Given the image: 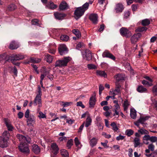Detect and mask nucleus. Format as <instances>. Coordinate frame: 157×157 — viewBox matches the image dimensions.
I'll return each mask as SVG.
<instances>
[{"instance_id": "62", "label": "nucleus", "mask_w": 157, "mask_h": 157, "mask_svg": "<svg viewBox=\"0 0 157 157\" xmlns=\"http://www.w3.org/2000/svg\"><path fill=\"white\" fill-rule=\"evenodd\" d=\"M155 146L152 144H149L148 146V149L151 151H153L154 150Z\"/></svg>"}, {"instance_id": "64", "label": "nucleus", "mask_w": 157, "mask_h": 157, "mask_svg": "<svg viewBox=\"0 0 157 157\" xmlns=\"http://www.w3.org/2000/svg\"><path fill=\"white\" fill-rule=\"evenodd\" d=\"M102 135V136H104L106 138L109 139L111 137V135L109 134H107V133L105 132H103Z\"/></svg>"}, {"instance_id": "8", "label": "nucleus", "mask_w": 157, "mask_h": 157, "mask_svg": "<svg viewBox=\"0 0 157 157\" xmlns=\"http://www.w3.org/2000/svg\"><path fill=\"white\" fill-rule=\"evenodd\" d=\"M102 56L103 58L107 57L109 58L113 61H115L116 60L115 57L107 50H105L103 52L102 54Z\"/></svg>"}, {"instance_id": "6", "label": "nucleus", "mask_w": 157, "mask_h": 157, "mask_svg": "<svg viewBox=\"0 0 157 157\" xmlns=\"http://www.w3.org/2000/svg\"><path fill=\"white\" fill-rule=\"evenodd\" d=\"M120 33L122 36L129 37L132 35L131 32L126 28L122 27L120 29Z\"/></svg>"}, {"instance_id": "21", "label": "nucleus", "mask_w": 157, "mask_h": 157, "mask_svg": "<svg viewBox=\"0 0 157 157\" xmlns=\"http://www.w3.org/2000/svg\"><path fill=\"white\" fill-rule=\"evenodd\" d=\"M32 151L36 154H38L40 151L39 147L37 145L34 144L32 146Z\"/></svg>"}, {"instance_id": "11", "label": "nucleus", "mask_w": 157, "mask_h": 157, "mask_svg": "<svg viewBox=\"0 0 157 157\" xmlns=\"http://www.w3.org/2000/svg\"><path fill=\"white\" fill-rule=\"evenodd\" d=\"M8 140L3 137H0V147L3 148L7 147L9 144Z\"/></svg>"}, {"instance_id": "26", "label": "nucleus", "mask_w": 157, "mask_h": 157, "mask_svg": "<svg viewBox=\"0 0 157 157\" xmlns=\"http://www.w3.org/2000/svg\"><path fill=\"white\" fill-rule=\"evenodd\" d=\"M134 146L135 147H136L139 146H141L142 145V144L140 142V139L138 138L135 137L134 138Z\"/></svg>"}, {"instance_id": "5", "label": "nucleus", "mask_w": 157, "mask_h": 157, "mask_svg": "<svg viewBox=\"0 0 157 157\" xmlns=\"http://www.w3.org/2000/svg\"><path fill=\"white\" fill-rule=\"evenodd\" d=\"M18 148L21 152L25 154H28L29 153L30 150L28 145L26 143L20 144Z\"/></svg>"}, {"instance_id": "29", "label": "nucleus", "mask_w": 157, "mask_h": 157, "mask_svg": "<svg viewBox=\"0 0 157 157\" xmlns=\"http://www.w3.org/2000/svg\"><path fill=\"white\" fill-rule=\"evenodd\" d=\"M121 94V92L120 90H119L117 89H115L114 90L110 91L109 94L110 95H112L114 94L115 96L118 94Z\"/></svg>"}, {"instance_id": "16", "label": "nucleus", "mask_w": 157, "mask_h": 157, "mask_svg": "<svg viewBox=\"0 0 157 157\" xmlns=\"http://www.w3.org/2000/svg\"><path fill=\"white\" fill-rule=\"evenodd\" d=\"M19 47L18 43L14 41H13L10 44L9 48L11 50H14L17 49Z\"/></svg>"}, {"instance_id": "32", "label": "nucleus", "mask_w": 157, "mask_h": 157, "mask_svg": "<svg viewBox=\"0 0 157 157\" xmlns=\"http://www.w3.org/2000/svg\"><path fill=\"white\" fill-rule=\"evenodd\" d=\"M61 155L64 157H68L69 153L67 150L63 149L60 150Z\"/></svg>"}, {"instance_id": "23", "label": "nucleus", "mask_w": 157, "mask_h": 157, "mask_svg": "<svg viewBox=\"0 0 157 157\" xmlns=\"http://www.w3.org/2000/svg\"><path fill=\"white\" fill-rule=\"evenodd\" d=\"M68 7L67 4L64 1L62 2L59 5V8L61 10L66 9Z\"/></svg>"}, {"instance_id": "56", "label": "nucleus", "mask_w": 157, "mask_h": 157, "mask_svg": "<svg viewBox=\"0 0 157 157\" xmlns=\"http://www.w3.org/2000/svg\"><path fill=\"white\" fill-rule=\"evenodd\" d=\"M130 14V12L129 11H126L124 12V18H127Z\"/></svg>"}, {"instance_id": "1", "label": "nucleus", "mask_w": 157, "mask_h": 157, "mask_svg": "<svg viewBox=\"0 0 157 157\" xmlns=\"http://www.w3.org/2000/svg\"><path fill=\"white\" fill-rule=\"evenodd\" d=\"M89 6V3L86 2L82 6L77 8L74 11L75 18L77 20L82 16L85 11L88 9Z\"/></svg>"}, {"instance_id": "33", "label": "nucleus", "mask_w": 157, "mask_h": 157, "mask_svg": "<svg viewBox=\"0 0 157 157\" xmlns=\"http://www.w3.org/2000/svg\"><path fill=\"white\" fill-rule=\"evenodd\" d=\"M92 122V119L90 117L88 116L86 121L85 127H88L91 124Z\"/></svg>"}, {"instance_id": "18", "label": "nucleus", "mask_w": 157, "mask_h": 157, "mask_svg": "<svg viewBox=\"0 0 157 157\" xmlns=\"http://www.w3.org/2000/svg\"><path fill=\"white\" fill-rule=\"evenodd\" d=\"M54 15L56 19L59 20L63 19L66 16L65 14L58 12H55Z\"/></svg>"}, {"instance_id": "46", "label": "nucleus", "mask_w": 157, "mask_h": 157, "mask_svg": "<svg viewBox=\"0 0 157 157\" xmlns=\"http://www.w3.org/2000/svg\"><path fill=\"white\" fill-rule=\"evenodd\" d=\"M130 116L133 119H135L136 117V112L135 110H131Z\"/></svg>"}, {"instance_id": "47", "label": "nucleus", "mask_w": 157, "mask_h": 157, "mask_svg": "<svg viewBox=\"0 0 157 157\" xmlns=\"http://www.w3.org/2000/svg\"><path fill=\"white\" fill-rule=\"evenodd\" d=\"M138 133H140L141 134H147L148 132L145 129H144L143 128H140V129L138 130Z\"/></svg>"}, {"instance_id": "13", "label": "nucleus", "mask_w": 157, "mask_h": 157, "mask_svg": "<svg viewBox=\"0 0 157 157\" xmlns=\"http://www.w3.org/2000/svg\"><path fill=\"white\" fill-rule=\"evenodd\" d=\"M51 150L55 155H56L58 153L59 148L56 143L52 144L51 146Z\"/></svg>"}, {"instance_id": "19", "label": "nucleus", "mask_w": 157, "mask_h": 157, "mask_svg": "<svg viewBox=\"0 0 157 157\" xmlns=\"http://www.w3.org/2000/svg\"><path fill=\"white\" fill-rule=\"evenodd\" d=\"M123 9V6L122 4L118 3L116 4L115 10L117 13L121 12Z\"/></svg>"}, {"instance_id": "41", "label": "nucleus", "mask_w": 157, "mask_h": 157, "mask_svg": "<svg viewBox=\"0 0 157 157\" xmlns=\"http://www.w3.org/2000/svg\"><path fill=\"white\" fill-rule=\"evenodd\" d=\"M60 39L63 41H67L69 40V37L67 35H63L61 36Z\"/></svg>"}, {"instance_id": "53", "label": "nucleus", "mask_w": 157, "mask_h": 157, "mask_svg": "<svg viewBox=\"0 0 157 157\" xmlns=\"http://www.w3.org/2000/svg\"><path fill=\"white\" fill-rule=\"evenodd\" d=\"M40 119L44 118H46V116L45 114H44L42 112L39 111V114L38 116Z\"/></svg>"}, {"instance_id": "27", "label": "nucleus", "mask_w": 157, "mask_h": 157, "mask_svg": "<svg viewBox=\"0 0 157 157\" xmlns=\"http://www.w3.org/2000/svg\"><path fill=\"white\" fill-rule=\"evenodd\" d=\"M97 75L98 76L105 78L107 76V75L104 71L98 70L96 71Z\"/></svg>"}, {"instance_id": "58", "label": "nucleus", "mask_w": 157, "mask_h": 157, "mask_svg": "<svg viewBox=\"0 0 157 157\" xmlns=\"http://www.w3.org/2000/svg\"><path fill=\"white\" fill-rule=\"evenodd\" d=\"M6 56V53H4L0 55V61L5 59Z\"/></svg>"}, {"instance_id": "7", "label": "nucleus", "mask_w": 157, "mask_h": 157, "mask_svg": "<svg viewBox=\"0 0 157 157\" xmlns=\"http://www.w3.org/2000/svg\"><path fill=\"white\" fill-rule=\"evenodd\" d=\"M58 51L60 54L63 56L67 53L68 49L66 45L64 44L60 45L58 47Z\"/></svg>"}, {"instance_id": "14", "label": "nucleus", "mask_w": 157, "mask_h": 157, "mask_svg": "<svg viewBox=\"0 0 157 157\" xmlns=\"http://www.w3.org/2000/svg\"><path fill=\"white\" fill-rule=\"evenodd\" d=\"M17 137L20 141L21 144H23L29 142V139L27 140L25 136L22 135L18 134L17 135Z\"/></svg>"}, {"instance_id": "37", "label": "nucleus", "mask_w": 157, "mask_h": 157, "mask_svg": "<svg viewBox=\"0 0 157 157\" xmlns=\"http://www.w3.org/2000/svg\"><path fill=\"white\" fill-rule=\"evenodd\" d=\"M97 139L95 138H93L90 140V145L92 147H93L97 143Z\"/></svg>"}, {"instance_id": "20", "label": "nucleus", "mask_w": 157, "mask_h": 157, "mask_svg": "<svg viewBox=\"0 0 157 157\" xmlns=\"http://www.w3.org/2000/svg\"><path fill=\"white\" fill-rule=\"evenodd\" d=\"M136 90L138 92L140 93H147L148 92L147 89L144 87L142 85L138 86Z\"/></svg>"}, {"instance_id": "48", "label": "nucleus", "mask_w": 157, "mask_h": 157, "mask_svg": "<svg viewBox=\"0 0 157 157\" xmlns=\"http://www.w3.org/2000/svg\"><path fill=\"white\" fill-rule=\"evenodd\" d=\"M74 141L75 144L76 146L78 148H80L81 147L79 146V145L80 144V142L79 141L78 138L77 137H76L75 138Z\"/></svg>"}, {"instance_id": "30", "label": "nucleus", "mask_w": 157, "mask_h": 157, "mask_svg": "<svg viewBox=\"0 0 157 157\" xmlns=\"http://www.w3.org/2000/svg\"><path fill=\"white\" fill-rule=\"evenodd\" d=\"M142 83L143 85L147 87L151 86L153 85L152 82L145 80L142 81Z\"/></svg>"}, {"instance_id": "31", "label": "nucleus", "mask_w": 157, "mask_h": 157, "mask_svg": "<svg viewBox=\"0 0 157 157\" xmlns=\"http://www.w3.org/2000/svg\"><path fill=\"white\" fill-rule=\"evenodd\" d=\"M150 117L149 116L141 117L139 119V121L140 123L143 124L144 123V122L147 120Z\"/></svg>"}, {"instance_id": "52", "label": "nucleus", "mask_w": 157, "mask_h": 157, "mask_svg": "<svg viewBox=\"0 0 157 157\" xmlns=\"http://www.w3.org/2000/svg\"><path fill=\"white\" fill-rule=\"evenodd\" d=\"M62 106L63 107H67L72 104V102H62Z\"/></svg>"}, {"instance_id": "55", "label": "nucleus", "mask_w": 157, "mask_h": 157, "mask_svg": "<svg viewBox=\"0 0 157 157\" xmlns=\"http://www.w3.org/2000/svg\"><path fill=\"white\" fill-rule=\"evenodd\" d=\"M104 87L103 86L101 85L100 84L99 86V95H101L102 91L104 90Z\"/></svg>"}, {"instance_id": "38", "label": "nucleus", "mask_w": 157, "mask_h": 157, "mask_svg": "<svg viewBox=\"0 0 157 157\" xmlns=\"http://www.w3.org/2000/svg\"><path fill=\"white\" fill-rule=\"evenodd\" d=\"M45 57L46 59V61L47 62L49 63H51L52 62L53 59L52 56L48 54H47L45 56Z\"/></svg>"}, {"instance_id": "3", "label": "nucleus", "mask_w": 157, "mask_h": 157, "mask_svg": "<svg viewBox=\"0 0 157 157\" xmlns=\"http://www.w3.org/2000/svg\"><path fill=\"white\" fill-rule=\"evenodd\" d=\"M38 93L37 94L36 98L34 99L33 104L35 106H36L37 105H38V106L40 107L42 106V92L41 88L40 86H38Z\"/></svg>"}, {"instance_id": "50", "label": "nucleus", "mask_w": 157, "mask_h": 157, "mask_svg": "<svg viewBox=\"0 0 157 157\" xmlns=\"http://www.w3.org/2000/svg\"><path fill=\"white\" fill-rule=\"evenodd\" d=\"M111 126L112 127L113 129L115 131H117L118 128L117 127L115 123L114 122H113L111 123Z\"/></svg>"}, {"instance_id": "45", "label": "nucleus", "mask_w": 157, "mask_h": 157, "mask_svg": "<svg viewBox=\"0 0 157 157\" xmlns=\"http://www.w3.org/2000/svg\"><path fill=\"white\" fill-rule=\"evenodd\" d=\"M8 8L9 10L12 11L15 10L16 6L14 4H11L8 6Z\"/></svg>"}, {"instance_id": "44", "label": "nucleus", "mask_w": 157, "mask_h": 157, "mask_svg": "<svg viewBox=\"0 0 157 157\" xmlns=\"http://www.w3.org/2000/svg\"><path fill=\"white\" fill-rule=\"evenodd\" d=\"M125 133L128 136H130L133 134L134 131L131 129H127Z\"/></svg>"}, {"instance_id": "59", "label": "nucleus", "mask_w": 157, "mask_h": 157, "mask_svg": "<svg viewBox=\"0 0 157 157\" xmlns=\"http://www.w3.org/2000/svg\"><path fill=\"white\" fill-rule=\"evenodd\" d=\"M150 140L152 142H155L157 141V137L153 136L150 137Z\"/></svg>"}, {"instance_id": "49", "label": "nucleus", "mask_w": 157, "mask_h": 157, "mask_svg": "<svg viewBox=\"0 0 157 157\" xmlns=\"http://www.w3.org/2000/svg\"><path fill=\"white\" fill-rule=\"evenodd\" d=\"M147 28L145 27H139L138 28L136 31L138 32H143L144 31H146Z\"/></svg>"}, {"instance_id": "22", "label": "nucleus", "mask_w": 157, "mask_h": 157, "mask_svg": "<svg viewBox=\"0 0 157 157\" xmlns=\"http://www.w3.org/2000/svg\"><path fill=\"white\" fill-rule=\"evenodd\" d=\"M95 102L96 99L95 97L93 96L91 97L89 101V107L92 108H94L95 104Z\"/></svg>"}, {"instance_id": "54", "label": "nucleus", "mask_w": 157, "mask_h": 157, "mask_svg": "<svg viewBox=\"0 0 157 157\" xmlns=\"http://www.w3.org/2000/svg\"><path fill=\"white\" fill-rule=\"evenodd\" d=\"M84 46V44L83 43L80 42L77 44L76 48L77 49H79L82 47Z\"/></svg>"}, {"instance_id": "42", "label": "nucleus", "mask_w": 157, "mask_h": 157, "mask_svg": "<svg viewBox=\"0 0 157 157\" xmlns=\"http://www.w3.org/2000/svg\"><path fill=\"white\" fill-rule=\"evenodd\" d=\"M73 144V140L72 139H71L67 141V147L68 148V149H70Z\"/></svg>"}, {"instance_id": "4", "label": "nucleus", "mask_w": 157, "mask_h": 157, "mask_svg": "<svg viewBox=\"0 0 157 157\" xmlns=\"http://www.w3.org/2000/svg\"><path fill=\"white\" fill-rule=\"evenodd\" d=\"M24 58L23 55L18 54L13 55L9 57V60H10L11 62L17 66H19L20 63H15V62L16 61L22 59Z\"/></svg>"}, {"instance_id": "51", "label": "nucleus", "mask_w": 157, "mask_h": 157, "mask_svg": "<svg viewBox=\"0 0 157 157\" xmlns=\"http://www.w3.org/2000/svg\"><path fill=\"white\" fill-rule=\"evenodd\" d=\"M38 22L39 21L37 19H34L32 20L31 21L32 25H36L37 26L39 25V23Z\"/></svg>"}, {"instance_id": "15", "label": "nucleus", "mask_w": 157, "mask_h": 157, "mask_svg": "<svg viewBox=\"0 0 157 157\" xmlns=\"http://www.w3.org/2000/svg\"><path fill=\"white\" fill-rule=\"evenodd\" d=\"M4 121L8 130L9 131H12L13 129V127L12 126L10 120L5 119Z\"/></svg>"}, {"instance_id": "12", "label": "nucleus", "mask_w": 157, "mask_h": 157, "mask_svg": "<svg viewBox=\"0 0 157 157\" xmlns=\"http://www.w3.org/2000/svg\"><path fill=\"white\" fill-rule=\"evenodd\" d=\"M98 16L97 14L93 13L91 14L89 17L90 20L94 24H96L98 22Z\"/></svg>"}, {"instance_id": "35", "label": "nucleus", "mask_w": 157, "mask_h": 157, "mask_svg": "<svg viewBox=\"0 0 157 157\" xmlns=\"http://www.w3.org/2000/svg\"><path fill=\"white\" fill-rule=\"evenodd\" d=\"M43 73L45 76L48 75L50 73V72L51 71V69L50 68L48 67L47 68H43Z\"/></svg>"}, {"instance_id": "24", "label": "nucleus", "mask_w": 157, "mask_h": 157, "mask_svg": "<svg viewBox=\"0 0 157 157\" xmlns=\"http://www.w3.org/2000/svg\"><path fill=\"white\" fill-rule=\"evenodd\" d=\"M116 80L118 82L124 80V75L123 74H118L114 76Z\"/></svg>"}, {"instance_id": "36", "label": "nucleus", "mask_w": 157, "mask_h": 157, "mask_svg": "<svg viewBox=\"0 0 157 157\" xmlns=\"http://www.w3.org/2000/svg\"><path fill=\"white\" fill-rule=\"evenodd\" d=\"M72 33H74L78 38H79L81 36L80 32L78 29H74L72 30Z\"/></svg>"}, {"instance_id": "40", "label": "nucleus", "mask_w": 157, "mask_h": 157, "mask_svg": "<svg viewBox=\"0 0 157 157\" xmlns=\"http://www.w3.org/2000/svg\"><path fill=\"white\" fill-rule=\"evenodd\" d=\"M129 105V102L126 100L124 101L123 104L124 110L127 112L128 107Z\"/></svg>"}, {"instance_id": "43", "label": "nucleus", "mask_w": 157, "mask_h": 157, "mask_svg": "<svg viewBox=\"0 0 157 157\" xmlns=\"http://www.w3.org/2000/svg\"><path fill=\"white\" fill-rule=\"evenodd\" d=\"M152 92L154 95H157V83L152 87Z\"/></svg>"}, {"instance_id": "25", "label": "nucleus", "mask_w": 157, "mask_h": 157, "mask_svg": "<svg viewBox=\"0 0 157 157\" xmlns=\"http://www.w3.org/2000/svg\"><path fill=\"white\" fill-rule=\"evenodd\" d=\"M85 56L86 59L87 60H90L92 59V53L90 51H87L85 52Z\"/></svg>"}, {"instance_id": "61", "label": "nucleus", "mask_w": 157, "mask_h": 157, "mask_svg": "<svg viewBox=\"0 0 157 157\" xmlns=\"http://www.w3.org/2000/svg\"><path fill=\"white\" fill-rule=\"evenodd\" d=\"M29 110L28 109L26 110V111L25 113V117L26 118L29 117Z\"/></svg>"}, {"instance_id": "9", "label": "nucleus", "mask_w": 157, "mask_h": 157, "mask_svg": "<svg viewBox=\"0 0 157 157\" xmlns=\"http://www.w3.org/2000/svg\"><path fill=\"white\" fill-rule=\"evenodd\" d=\"M27 125L29 126H33L35 123V117L33 115H30L26 120Z\"/></svg>"}, {"instance_id": "63", "label": "nucleus", "mask_w": 157, "mask_h": 157, "mask_svg": "<svg viewBox=\"0 0 157 157\" xmlns=\"http://www.w3.org/2000/svg\"><path fill=\"white\" fill-rule=\"evenodd\" d=\"M125 137V136L120 135L119 136L116 137V140L118 141L122 140Z\"/></svg>"}, {"instance_id": "60", "label": "nucleus", "mask_w": 157, "mask_h": 157, "mask_svg": "<svg viewBox=\"0 0 157 157\" xmlns=\"http://www.w3.org/2000/svg\"><path fill=\"white\" fill-rule=\"evenodd\" d=\"M97 124L99 130H102L103 129V125L102 123L100 122H97Z\"/></svg>"}, {"instance_id": "10", "label": "nucleus", "mask_w": 157, "mask_h": 157, "mask_svg": "<svg viewBox=\"0 0 157 157\" xmlns=\"http://www.w3.org/2000/svg\"><path fill=\"white\" fill-rule=\"evenodd\" d=\"M141 34L140 33L135 34L131 38V41L132 44H135L140 39Z\"/></svg>"}, {"instance_id": "57", "label": "nucleus", "mask_w": 157, "mask_h": 157, "mask_svg": "<svg viewBox=\"0 0 157 157\" xmlns=\"http://www.w3.org/2000/svg\"><path fill=\"white\" fill-rule=\"evenodd\" d=\"M87 67L88 68L90 69H94L96 68L95 65L92 64H88L87 65Z\"/></svg>"}, {"instance_id": "28", "label": "nucleus", "mask_w": 157, "mask_h": 157, "mask_svg": "<svg viewBox=\"0 0 157 157\" xmlns=\"http://www.w3.org/2000/svg\"><path fill=\"white\" fill-rule=\"evenodd\" d=\"M46 7L48 9L53 10L57 8V6L55 5L53 2H50L49 4H48Z\"/></svg>"}, {"instance_id": "17", "label": "nucleus", "mask_w": 157, "mask_h": 157, "mask_svg": "<svg viewBox=\"0 0 157 157\" xmlns=\"http://www.w3.org/2000/svg\"><path fill=\"white\" fill-rule=\"evenodd\" d=\"M41 60L40 59L38 58H30L27 60V61L25 62V63H36L40 62Z\"/></svg>"}, {"instance_id": "2", "label": "nucleus", "mask_w": 157, "mask_h": 157, "mask_svg": "<svg viewBox=\"0 0 157 157\" xmlns=\"http://www.w3.org/2000/svg\"><path fill=\"white\" fill-rule=\"evenodd\" d=\"M71 59V58L69 56L64 57L61 60L56 61L55 64V67H63L67 65V63Z\"/></svg>"}, {"instance_id": "39", "label": "nucleus", "mask_w": 157, "mask_h": 157, "mask_svg": "<svg viewBox=\"0 0 157 157\" xmlns=\"http://www.w3.org/2000/svg\"><path fill=\"white\" fill-rule=\"evenodd\" d=\"M10 134L8 132L6 131H5L3 133L2 136L0 137H3L4 138L7 139L8 140L9 138Z\"/></svg>"}, {"instance_id": "34", "label": "nucleus", "mask_w": 157, "mask_h": 157, "mask_svg": "<svg viewBox=\"0 0 157 157\" xmlns=\"http://www.w3.org/2000/svg\"><path fill=\"white\" fill-rule=\"evenodd\" d=\"M150 23V21L148 19H145L143 20L142 21L141 24L143 26H147L149 25Z\"/></svg>"}]
</instances>
